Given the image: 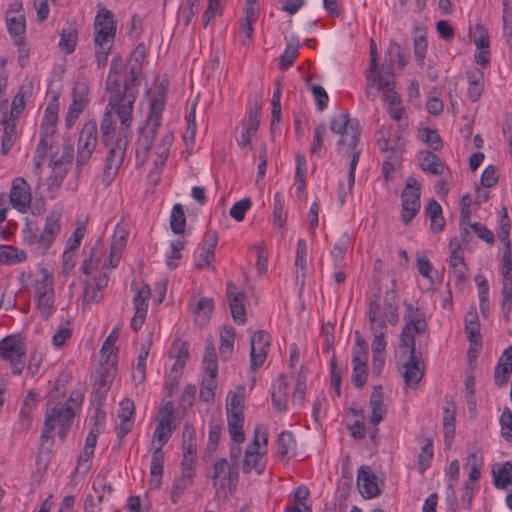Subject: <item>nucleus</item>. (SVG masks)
Segmentation results:
<instances>
[{
    "label": "nucleus",
    "mask_w": 512,
    "mask_h": 512,
    "mask_svg": "<svg viewBox=\"0 0 512 512\" xmlns=\"http://www.w3.org/2000/svg\"><path fill=\"white\" fill-rule=\"evenodd\" d=\"M270 346L269 334L264 330L255 331L250 338V365L253 370L262 366Z\"/></svg>",
    "instance_id": "nucleus-18"
},
{
    "label": "nucleus",
    "mask_w": 512,
    "mask_h": 512,
    "mask_svg": "<svg viewBox=\"0 0 512 512\" xmlns=\"http://www.w3.org/2000/svg\"><path fill=\"white\" fill-rule=\"evenodd\" d=\"M498 180L499 175L497 169L495 166L489 165L485 168L481 175L480 184L484 188H492L498 183Z\"/></svg>",
    "instance_id": "nucleus-62"
},
{
    "label": "nucleus",
    "mask_w": 512,
    "mask_h": 512,
    "mask_svg": "<svg viewBox=\"0 0 512 512\" xmlns=\"http://www.w3.org/2000/svg\"><path fill=\"white\" fill-rule=\"evenodd\" d=\"M500 213H501L500 220H499V229L500 230L498 232L499 240L504 245H507V243L511 244V242L509 240V234H510V230H511V221H510V218L508 216L507 207L503 206L501 208Z\"/></svg>",
    "instance_id": "nucleus-50"
},
{
    "label": "nucleus",
    "mask_w": 512,
    "mask_h": 512,
    "mask_svg": "<svg viewBox=\"0 0 512 512\" xmlns=\"http://www.w3.org/2000/svg\"><path fill=\"white\" fill-rule=\"evenodd\" d=\"M466 76L468 80V97L472 102H477L484 90L483 72L478 69H472L466 72Z\"/></svg>",
    "instance_id": "nucleus-31"
},
{
    "label": "nucleus",
    "mask_w": 512,
    "mask_h": 512,
    "mask_svg": "<svg viewBox=\"0 0 512 512\" xmlns=\"http://www.w3.org/2000/svg\"><path fill=\"white\" fill-rule=\"evenodd\" d=\"M369 406L371 409L369 420L373 425L377 426L383 420L387 412V409L383 403V390L380 385H377L373 388L369 400Z\"/></svg>",
    "instance_id": "nucleus-28"
},
{
    "label": "nucleus",
    "mask_w": 512,
    "mask_h": 512,
    "mask_svg": "<svg viewBox=\"0 0 512 512\" xmlns=\"http://www.w3.org/2000/svg\"><path fill=\"white\" fill-rule=\"evenodd\" d=\"M353 121H358L355 118H351L349 113L344 112L332 117L330 122V130L335 134H343L344 132L351 129Z\"/></svg>",
    "instance_id": "nucleus-43"
},
{
    "label": "nucleus",
    "mask_w": 512,
    "mask_h": 512,
    "mask_svg": "<svg viewBox=\"0 0 512 512\" xmlns=\"http://www.w3.org/2000/svg\"><path fill=\"white\" fill-rule=\"evenodd\" d=\"M98 143V127L95 120L84 123L78 138L76 165H86Z\"/></svg>",
    "instance_id": "nucleus-9"
},
{
    "label": "nucleus",
    "mask_w": 512,
    "mask_h": 512,
    "mask_svg": "<svg viewBox=\"0 0 512 512\" xmlns=\"http://www.w3.org/2000/svg\"><path fill=\"white\" fill-rule=\"evenodd\" d=\"M158 128L159 126H154V124L147 123V127L143 130H140L141 134L137 141L136 148L137 158H140L141 156L145 158L148 155L150 149L153 146Z\"/></svg>",
    "instance_id": "nucleus-30"
},
{
    "label": "nucleus",
    "mask_w": 512,
    "mask_h": 512,
    "mask_svg": "<svg viewBox=\"0 0 512 512\" xmlns=\"http://www.w3.org/2000/svg\"><path fill=\"white\" fill-rule=\"evenodd\" d=\"M215 373H205L200 387L199 397L204 402H212L215 397V389L217 387Z\"/></svg>",
    "instance_id": "nucleus-38"
},
{
    "label": "nucleus",
    "mask_w": 512,
    "mask_h": 512,
    "mask_svg": "<svg viewBox=\"0 0 512 512\" xmlns=\"http://www.w3.org/2000/svg\"><path fill=\"white\" fill-rule=\"evenodd\" d=\"M123 70V62L120 55H115L111 60L110 72L106 80V90L110 96V105L118 106L120 102L124 116H127L131 105L135 103L137 90V72L134 67L130 69L123 82L119 80V74Z\"/></svg>",
    "instance_id": "nucleus-2"
},
{
    "label": "nucleus",
    "mask_w": 512,
    "mask_h": 512,
    "mask_svg": "<svg viewBox=\"0 0 512 512\" xmlns=\"http://www.w3.org/2000/svg\"><path fill=\"white\" fill-rule=\"evenodd\" d=\"M410 312L405 315L406 323L400 335L399 347L409 353L408 359L403 364V378L409 387H416L424 374V364L421 353L416 351L414 334H422L427 330L424 317L408 306Z\"/></svg>",
    "instance_id": "nucleus-1"
},
{
    "label": "nucleus",
    "mask_w": 512,
    "mask_h": 512,
    "mask_svg": "<svg viewBox=\"0 0 512 512\" xmlns=\"http://www.w3.org/2000/svg\"><path fill=\"white\" fill-rule=\"evenodd\" d=\"M121 104H125L124 102H120L118 106L110 105V98L108 99V104L106 107V110L103 114L101 124H100V130H101V141L104 144L105 147H109L112 142V139L114 137L115 133V122L112 118V113L114 112L117 117L120 119L122 126H125L126 128L130 127L132 122V112L134 108V104L131 105V109L127 116H124V114L121 113L122 106Z\"/></svg>",
    "instance_id": "nucleus-11"
},
{
    "label": "nucleus",
    "mask_w": 512,
    "mask_h": 512,
    "mask_svg": "<svg viewBox=\"0 0 512 512\" xmlns=\"http://www.w3.org/2000/svg\"><path fill=\"white\" fill-rule=\"evenodd\" d=\"M223 476V479H227L230 491H234L238 484L239 473L238 468L234 467L233 464H228L225 458L218 459L213 466L212 481L213 485H217V480Z\"/></svg>",
    "instance_id": "nucleus-23"
},
{
    "label": "nucleus",
    "mask_w": 512,
    "mask_h": 512,
    "mask_svg": "<svg viewBox=\"0 0 512 512\" xmlns=\"http://www.w3.org/2000/svg\"><path fill=\"white\" fill-rule=\"evenodd\" d=\"M151 290L148 284H144L140 287L135 296L133 297V305L135 311L147 312L148 311V300L150 298Z\"/></svg>",
    "instance_id": "nucleus-49"
},
{
    "label": "nucleus",
    "mask_w": 512,
    "mask_h": 512,
    "mask_svg": "<svg viewBox=\"0 0 512 512\" xmlns=\"http://www.w3.org/2000/svg\"><path fill=\"white\" fill-rule=\"evenodd\" d=\"M135 405L130 398H124L119 403V424L115 427L117 438L122 441L134 425Z\"/></svg>",
    "instance_id": "nucleus-21"
},
{
    "label": "nucleus",
    "mask_w": 512,
    "mask_h": 512,
    "mask_svg": "<svg viewBox=\"0 0 512 512\" xmlns=\"http://www.w3.org/2000/svg\"><path fill=\"white\" fill-rule=\"evenodd\" d=\"M277 454L280 457H286L295 450L296 442L292 432L282 431L277 439Z\"/></svg>",
    "instance_id": "nucleus-41"
},
{
    "label": "nucleus",
    "mask_w": 512,
    "mask_h": 512,
    "mask_svg": "<svg viewBox=\"0 0 512 512\" xmlns=\"http://www.w3.org/2000/svg\"><path fill=\"white\" fill-rule=\"evenodd\" d=\"M499 423L501 426V436L509 442H512V411L505 407L500 415Z\"/></svg>",
    "instance_id": "nucleus-54"
},
{
    "label": "nucleus",
    "mask_w": 512,
    "mask_h": 512,
    "mask_svg": "<svg viewBox=\"0 0 512 512\" xmlns=\"http://www.w3.org/2000/svg\"><path fill=\"white\" fill-rule=\"evenodd\" d=\"M94 30L96 46H106L108 43H113L116 35L114 14L110 10L100 7L95 17Z\"/></svg>",
    "instance_id": "nucleus-16"
},
{
    "label": "nucleus",
    "mask_w": 512,
    "mask_h": 512,
    "mask_svg": "<svg viewBox=\"0 0 512 512\" xmlns=\"http://www.w3.org/2000/svg\"><path fill=\"white\" fill-rule=\"evenodd\" d=\"M235 339V330L233 327H223L220 332V355L222 358L226 359L233 352V345Z\"/></svg>",
    "instance_id": "nucleus-39"
},
{
    "label": "nucleus",
    "mask_w": 512,
    "mask_h": 512,
    "mask_svg": "<svg viewBox=\"0 0 512 512\" xmlns=\"http://www.w3.org/2000/svg\"><path fill=\"white\" fill-rule=\"evenodd\" d=\"M298 51V45L288 44L285 48L284 53L280 57V68L286 70L290 66H292L298 56Z\"/></svg>",
    "instance_id": "nucleus-60"
},
{
    "label": "nucleus",
    "mask_w": 512,
    "mask_h": 512,
    "mask_svg": "<svg viewBox=\"0 0 512 512\" xmlns=\"http://www.w3.org/2000/svg\"><path fill=\"white\" fill-rule=\"evenodd\" d=\"M353 363L352 383L355 387L361 388L367 380V363Z\"/></svg>",
    "instance_id": "nucleus-59"
},
{
    "label": "nucleus",
    "mask_w": 512,
    "mask_h": 512,
    "mask_svg": "<svg viewBox=\"0 0 512 512\" xmlns=\"http://www.w3.org/2000/svg\"><path fill=\"white\" fill-rule=\"evenodd\" d=\"M75 410L69 404H57L51 409H47L45 420L40 436V443L36 455V463L45 468L49 465L52 458V447L54 438L52 432L56 427H71L75 418Z\"/></svg>",
    "instance_id": "nucleus-3"
},
{
    "label": "nucleus",
    "mask_w": 512,
    "mask_h": 512,
    "mask_svg": "<svg viewBox=\"0 0 512 512\" xmlns=\"http://www.w3.org/2000/svg\"><path fill=\"white\" fill-rule=\"evenodd\" d=\"M170 227L174 234H182L186 227V217L183 206L179 203L172 207L170 215Z\"/></svg>",
    "instance_id": "nucleus-40"
},
{
    "label": "nucleus",
    "mask_w": 512,
    "mask_h": 512,
    "mask_svg": "<svg viewBox=\"0 0 512 512\" xmlns=\"http://www.w3.org/2000/svg\"><path fill=\"white\" fill-rule=\"evenodd\" d=\"M169 354H170L171 358H174L175 360H180V361H183L186 363L188 360V357H189L188 343L181 339L174 340Z\"/></svg>",
    "instance_id": "nucleus-56"
},
{
    "label": "nucleus",
    "mask_w": 512,
    "mask_h": 512,
    "mask_svg": "<svg viewBox=\"0 0 512 512\" xmlns=\"http://www.w3.org/2000/svg\"><path fill=\"white\" fill-rule=\"evenodd\" d=\"M218 242V236L216 231H207L204 234L203 244L201 248L200 258L201 262L197 263L198 269L204 266H209L215 260V249Z\"/></svg>",
    "instance_id": "nucleus-27"
},
{
    "label": "nucleus",
    "mask_w": 512,
    "mask_h": 512,
    "mask_svg": "<svg viewBox=\"0 0 512 512\" xmlns=\"http://www.w3.org/2000/svg\"><path fill=\"white\" fill-rule=\"evenodd\" d=\"M126 144L127 141L125 137H118L113 144L107 147L108 154L105 158L102 175V182L106 186L110 185L118 174L119 168L124 160Z\"/></svg>",
    "instance_id": "nucleus-14"
},
{
    "label": "nucleus",
    "mask_w": 512,
    "mask_h": 512,
    "mask_svg": "<svg viewBox=\"0 0 512 512\" xmlns=\"http://www.w3.org/2000/svg\"><path fill=\"white\" fill-rule=\"evenodd\" d=\"M313 97L319 111H323L328 105V94L325 89L318 84H309Z\"/></svg>",
    "instance_id": "nucleus-63"
},
{
    "label": "nucleus",
    "mask_w": 512,
    "mask_h": 512,
    "mask_svg": "<svg viewBox=\"0 0 512 512\" xmlns=\"http://www.w3.org/2000/svg\"><path fill=\"white\" fill-rule=\"evenodd\" d=\"M163 463L164 453L162 451L161 446H159L153 451L150 466V475L152 476V478L158 477V479L156 480V486H158L161 481V476L163 474Z\"/></svg>",
    "instance_id": "nucleus-47"
},
{
    "label": "nucleus",
    "mask_w": 512,
    "mask_h": 512,
    "mask_svg": "<svg viewBox=\"0 0 512 512\" xmlns=\"http://www.w3.org/2000/svg\"><path fill=\"white\" fill-rule=\"evenodd\" d=\"M77 44V31L72 28L62 29L60 33L59 47L66 54L75 50Z\"/></svg>",
    "instance_id": "nucleus-46"
},
{
    "label": "nucleus",
    "mask_w": 512,
    "mask_h": 512,
    "mask_svg": "<svg viewBox=\"0 0 512 512\" xmlns=\"http://www.w3.org/2000/svg\"><path fill=\"white\" fill-rule=\"evenodd\" d=\"M419 138L422 142H424L427 146L435 151H438L443 147L442 139L435 129L428 127L420 129Z\"/></svg>",
    "instance_id": "nucleus-45"
},
{
    "label": "nucleus",
    "mask_w": 512,
    "mask_h": 512,
    "mask_svg": "<svg viewBox=\"0 0 512 512\" xmlns=\"http://www.w3.org/2000/svg\"><path fill=\"white\" fill-rule=\"evenodd\" d=\"M426 213L430 220V229L433 233H439L444 229L445 219L441 205L432 199L426 206Z\"/></svg>",
    "instance_id": "nucleus-33"
},
{
    "label": "nucleus",
    "mask_w": 512,
    "mask_h": 512,
    "mask_svg": "<svg viewBox=\"0 0 512 512\" xmlns=\"http://www.w3.org/2000/svg\"><path fill=\"white\" fill-rule=\"evenodd\" d=\"M494 485L499 489H506L512 484V461L492 467Z\"/></svg>",
    "instance_id": "nucleus-32"
},
{
    "label": "nucleus",
    "mask_w": 512,
    "mask_h": 512,
    "mask_svg": "<svg viewBox=\"0 0 512 512\" xmlns=\"http://www.w3.org/2000/svg\"><path fill=\"white\" fill-rule=\"evenodd\" d=\"M390 135H391L390 128H388V127L382 126L377 131L376 143L382 152H388V151L396 152L401 148L398 144H393V145L389 144Z\"/></svg>",
    "instance_id": "nucleus-51"
},
{
    "label": "nucleus",
    "mask_w": 512,
    "mask_h": 512,
    "mask_svg": "<svg viewBox=\"0 0 512 512\" xmlns=\"http://www.w3.org/2000/svg\"><path fill=\"white\" fill-rule=\"evenodd\" d=\"M55 293H50L47 296L35 297L36 305L43 318L47 319L54 307Z\"/></svg>",
    "instance_id": "nucleus-58"
},
{
    "label": "nucleus",
    "mask_w": 512,
    "mask_h": 512,
    "mask_svg": "<svg viewBox=\"0 0 512 512\" xmlns=\"http://www.w3.org/2000/svg\"><path fill=\"white\" fill-rule=\"evenodd\" d=\"M32 95V85H22L12 100L11 111L8 114L6 104L0 105V131H3L1 153L7 155L17 138L16 119L23 112L26 99Z\"/></svg>",
    "instance_id": "nucleus-4"
},
{
    "label": "nucleus",
    "mask_w": 512,
    "mask_h": 512,
    "mask_svg": "<svg viewBox=\"0 0 512 512\" xmlns=\"http://www.w3.org/2000/svg\"><path fill=\"white\" fill-rule=\"evenodd\" d=\"M288 383L284 375H280L272 392V403L274 408L279 412L287 410V393Z\"/></svg>",
    "instance_id": "nucleus-34"
},
{
    "label": "nucleus",
    "mask_w": 512,
    "mask_h": 512,
    "mask_svg": "<svg viewBox=\"0 0 512 512\" xmlns=\"http://www.w3.org/2000/svg\"><path fill=\"white\" fill-rule=\"evenodd\" d=\"M459 462L458 460H453L450 462L448 467V487H447V498L456 500L455 491H454V485L458 481L459 477Z\"/></svg>",
    "instance_id": "nucleus-52"
},
{
    "label": "nucleus",
    "mask_w": 512,
    "mask_h": 512,
    "mask_svg": "<svg viewBox=\"0 0 512 512\" xmlns=\"http://www.w3.org/2000/svg\"><path fill=\"white\" fill-rule=\"evenodd\" d=\"M285 197L282 192H277L274 195L273 203V223L278 228H283L286 222V212L284 211Z\"/></svg>",
    "instance_id": "nucleus-42"
},
{
    "label": "nucleus",
    "mask_w": 512,
    "mask_h": 512,
    "mask_svg": "<svg viewBox=\"0 0 512 512\" xmlns=\"http://www.w3.org/2000/svg\"><path fill=\"white\" fill-rule=\"evenodd\" d=\"M9 200L12 207L21 213L27 212L30 208L32 193L29 184L24 178L17 177L13 180Z\"/></svg>",
    "instance_id": "nucleus-19"
},
{
    "label": "nucleus",
    "mask_w": 512,
    "mask_h": 512,
    "mask_svg": "<svg viewBox=\"0 0 512 512\" xmlns=\"http://www.w3.org/2000/svg\"><path fill=\"white\" fill-rule=\"evenodd\" d=\"M227 423L231 440L234 443L241 444L245 440L243 432L244 415L235 412L228 413Z\"/></svg>",
    "instance_id": "nucleus-35"
},
{
    "label": "nucleus",
    "mask_w": 512,
    "mask_h": 512,
    "mask_svg": "<svg viewBox=\"0 0 512 512\" xmlns=\"http://www.w3.org/2000/svg\"><path fill=\"white\" fill-rule=\"evenodd\" d=\"M170 247V252L166 256V263L170 269H175L178 265L175 260L181 258V251L184 249V241L179 239L174 240L171 242Z\"/></svg>",
    "instance_id": "nucleus-57"
},
{
    "label": "nucleus",
    "mask_w": 512,
    "mask_h": 512,
    "mask_svg": "<svg viewBox=\"0 0 512 512\" xmlns=\"http://www.w3.org/2000/svg\"><path fill=\"white\" fill-rule=\"evenodd\" d=\"M417 160L420 168L429 174L439 176L444 173V163L432 151L422 150L417 154Z\"/></svg>",
    "instance_id": "nucleus-26"
},
{
    "label": "nucleus",
    "mask_w": 512,
    "mask_h": 512,
    "mask_svg": "<svg viewBox=\"0 0 512 512\" xmlns=\"http://www.w3.org/2000/svg\"><path fill=\"white\" fill-rule=\"evenodd\" d=\"M7 29L13 43H22L25 41L26 22L24 15L18 17L6 18Z\"/></svg>",
    "instance_id": "nucleus-37"
},
{
    "label": "nucleus",
    "mask_w": 512,
    "mask_h": 512,
    "mask_svg": "<svg viewBox=\"0 0 512 512\" xmlns=\"http://www.w3.org/2000/svg\"><path fill=\"white\" fill-rule=\"evenodd\" d=\"M196 435H195V429L193 426L189 423H186L183 428V435H182V450L183 454H196Z\"/></svg>",
    "instance_id": "nucleus-44"
},
{
    "label": "nucleus",
    "mask_w": 512,
    "mask_h": 512,
    "mask_svg": "<svg viewBox=\"0 0 512 512\" xmlns=\"http://www.w3.org/2000/svg\"><path fill=\"white\" fill-rule=\"evenodd\" d=\"M26 347L19 335H7L0 340V359L11 365L14 375H20L25 367Z\"/></svg>",
    "instance_id": "nucleus-7"
},
{
    "label": "nucleus",
    "mask_w": 512,
    "mask_h": 512,
    "mask_svg": "<svg viewBox=\"0 0 512 512\" xmlns=\"http://www.w3.org/2000/svg\"><path fill=\"white\" fill-rule=\"evenodd\" d=\"M61 212L51 211L45 218L42 230L34 223H26L23 229L24 242L34 247L40 254H45L61 231Z\"/></svg>",
    "instance_id": "nucleus-5"
},
{
    "label": "nucleus",
    "mask_w": 512,
    "mask_h": 512,
    "mask_svg": "<svg viewBox=\"0 0 512 512\" xmlns=\"http://www.w3.org/2000/svg\"><path fill=\"white\" fill-rule=\"evenodd\" d=\"M203 363L205 365V373H215L217 374L218 365H217V356L215 352V348L212 341H206V347L203 356Z\"/></svg>",
    "instance_id": "nucleus-48"
},
{
    "label": "nucleus",
    "mask_w": 512,
    "mask_h": 512,
    "mask_svg": "<svg viewBox=\"0 0 512 512\" xmlns=\"http://www.w3.org/2000/svg\"><path fill=\"white\" fill-rule=\"evenodd\" d=\"M361 135L359 121H353L351 129L340 135L337 142V151L345 157L351 155L349 164V190L353 189L355 183V171L359 162L361 150L357 149Z\"/></svg>",
    "instance_id": "nucleus-6"
},
{
    "label": "nucleus",
    "mask_w": 512,
    "mask_h": 512,
    "mask_svg": "<svg viewBox=\"0 0 512 512\" xmlns=\"http://www.w3.org/2000/svg\"><path fill=\"white\" fill-rule=\"evenodd\" d=\"M421 187L414 177L407 179L406 185L401 193V219L405 225H408L420 210Z\"/></svg>",
    "instance_id": "nucleus-12"
},
{
    "label": "nucleus",
    "mask_w": 512,
    "mask_h": 512,
    "mask_svg": "<svg viewBox=\"0 0 512 512\" xmlns=\"http://www.w3.org/2000/svg\"><path fill=\"white\" fill-rule=\"evenodd\" d=\"M116 373V366L108 360L96 369L95 374L93 375L95 380L93 384V391L91 393L92 405L102 406Z\"/></svg>",
    "instance_id": "nucleus-10"
},
{
    "label": "nucleus",
    "mask_w": 512,
    "mask_h": 512,
    "mask_svg": "<svg viewBox=\"0 0 512 512\" xmlns=\"http://www.w3.org/2000/svg\"><path fill=\"white\" fill-rule=\"evenodd\" d=\"M88 93L89 88L86 83H75L72 91V102L65 117V125L67 129L73 127L79 115L86 108L88 104Z\"/></svg>",
    "instance_id": "nucleus-17"
},
{
    "label": "nucleus",
    "mask_w": 512,
    "mask_h": 512,
    "mask_svg": "<svg viewBox=\"0 0 512 512\" xmlns=\"http://www.w3.org/2000/svg\"><path fill=\"white\" fill-rule=\"evenodd\" d=\"M512 374V346L507 347L498 359L494 370V382L502 387Z\"/></svg>",
    "instance_id": "nucleus-25"
},
{
    "label": "nucleus",
    "mask_w": 512,
    "mask_h": 512,
    "mask_svg": "<svg viewBox=\"0 0 512 512\" xmlns=\"http://www.w3.org/2000/svg\"><path fill=\"white\" fill-rule=\"evenodd\" d=\"M326 132H327V129H326L325 124L321 123L316 126V128L314 130L313 141H312L311 148H310V152L312 155L321 157V147H322Z\"/></svg>",
    "instance_id": "nucleus-55"
},
{
    "label": "nucleus",
    "mask_w": 512,
    "mask_h": 512,
    "mask_svg": "<svg viewBox=\"0 0 512 512\" xmlns=\"http://www.w3.org/2000/svg\"><path fill=\"white\" fill-rule=\"evenodd\" d=\"M502 256L503 280L501 309L506 322L510 320L512 310V249L511 244L504 245Z\"/></svg>",
    "instance_id": "nucleus-15"
},
{
    "label": "nucleus",
    "mask_w": 512,
    "mask_h": 512,
    "mask_svg": "<svg viewBox=\"0 0 512 512\" xmlns=\"http://www.w3.org/2000/svg\"><path fill=\"white\" fill-rule=\"evenodd\" d=\"M165 107V100L161 97H155L150 106V113L148 116L147 123L154 124V126H160L162 112Z\"/></svg>",
    "instance_id": "nucleus-53"
},
{
    "label": "nucleus",
    "mask_w": 512,
    "mask_h": 512,
    "mask_svg": "<svg viewBox=\"0 0 512 512\" xmlns=\"http://www.w3.org/2000/svg\"><path fill=\"white\" fill-rule=\"evenodd\" d=\"M266 468L265 452H260L252 449H246L244 459L242 462V471L245 474L250 473L252 470L258 475H262Z\"/></svg>",
    "instance_id": "nucleus-29"
},
{
    "label": "nucleus",
    "mask_w": 512,
    "mask_h": 512,
    "mask_svg": "<svg viewBox=\"0 0 512 512\" xmlns=\"http://www.w3.org/2000/svg\"><path fill=\"white\" fill-rule=\"evenodd\" d=\"M357 485L365 498H373L380 494L377 477L369 466H361L358 470Z\"/></svg>",
    "instance_id": "nucleus-24"
},
{
    "label": "nucleus",
    "mask_w": 512,
    "mask_h": 512,
    "mask_svg": "<svg viewBox=\"0 0 512 512\" xmlns=\"http://www.w3.org/2000/svg\"><path fill=\"white\" fill-rule=\"evenodd\" d=\"M433 457V444L431 440H427L421 448V453L418 456L419 471L423 473L430 465Z\"/></svg>",
    "instance_id": "nucleus-61"
},
{
    "label": "nucleus",
    "mask_w": 512,
    "mask_h": 512,
    "mask_svg": "<svg viewBox=\"0 0 512 512\" xmlns=\"http://www.w3.org/2000/svg\"><path fill=\"white\" fill-rule=\"evenodd\" d=\"M33 287L35 297L54 293L53 276L47 268L40 269L39 277L35 280Z\"/></svg>",
    "instance_id": "nucleus-36"
},
{
    "label": "nucleus",
    "mask_w": 512,
    "mask_h": 512,
    "mask_svg": "<svg viewBox=\"0 0 512 512\" xmlns=\"http://www.w3.org/2000/svg\"><path fill=\"white\" fill-rule=\"evenodd\" d=\"M227 300L233 320L239 325L244 324L247 320L244 294L237 291L236 286L231 282L227 284Z\"/></svg>",
    "instance_id": "nucleus-22"
},
{
    "label": "nucleus",
    "mask_w": 512,
    "mask_h": 512,
    "mask_svg": "<svg viewBox=\"0 0 512 512\" xmlns=\"http://www.w3.org/2000/svg\"><path fill=\"white\" fill-rule=\"evenodd\" d=\"M375 318L387 319L391 325H396L399 320L397 295L395 291L386 292L383 303L378 295L371 299L368 307V319L374 321Z\"/></svg>",
    "instance_id": "nucleus-8"
},
{
    "label": "nucleus",
    "mask_w": 512,
    "mask_h": 512,
    "mask_svg": "<svg viewBox=\"0 0 512 512\" xmlns=\"http://www.w3.org/2000/svg\"><path fill=\"white\" fill-rule=\"evenodd\" d=\"M251 204V200L248 198L236 202L230 209V216L238 222L242 221L245 217V213L251 207Z\"/></svg>",
    "instance_id": "nucleus-64"
},
{
    "label": "nucleus",
    "mask_w": 512,
    "mask_h": 512,
    "mask_svg": "<svg viewBox=\"0 0 512 512\" xmlns=\"http://www.w3.org/2000/svg\"><path fill=\"white\" fill-rule=\"evenodd\" d=\"M367 82L368 84L377 85V89L384 92V100L389 106L400 104L399 95L392 87L394 82L392 60L390 63H383L376 74L371 77L367 76Z\"/></svg>",
    "instance_id": "nucleus-13"
},
{
    "label": "nucleus",
    "mask_w": 512,
    "mask_h": 512,
    "mask_svg": "<svg viewBox=\"0 0 512 512\" xmlns=\"http://www.w3.org/2000/svg\"><path fill=\"white\" fill-rule=\"evenodd\" d=\"M160 419L155 428L153 438L160 442L162 447L170 439L172 433L176 429L173 425V405L167 402L159 411Z\"/></svg>",
    "instance_id": "nucleus-20"
}]
</instances>
